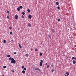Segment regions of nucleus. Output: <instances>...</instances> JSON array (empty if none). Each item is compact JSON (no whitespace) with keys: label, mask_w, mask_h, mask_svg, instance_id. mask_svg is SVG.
I'll return each instance as SVG.
<instances>
[{"label":"nucleus","mask_w":76,"mask_h":76,"mask_svg":"<svg viewBox=\"0 0 76 76\" xmlns=\"http://www.w3.org/2000/svg\"><path fill=\"white\" fill-rule=\"evenodd\" d=\"M48 38H51V35L49 36Z\"/></svg>","instance_id":"nucleus-32"},{"label":"nucleus","mask_w":76,"mask_h":76,"mask_svg":"<svg viewBox=\"0 0 76 76\" xmlns=\"http://www.w3.org/2000/svg\"><path fill=\"white\" fill-rule=\"evenodd\" d=\"M35 50L36 51H38V49L37 48L35 49Z\"/></svg>","instance_id":"nucleus-30"},{"label":"nucleus","mask_w":76,"mask_h":76,"mask_svg":"<svg viewBox=\"0 0 76 76\" xmlns=\"http://www.w3.org/2000/svg\"><path fill=\"white\" fill-rule=\"evenodd\" d=\"M52 32L53 33H54L55 31L53 29H52Z\"/></svg>","instance_id":"nucleus-15"},{"label":"nucleus","mask_w":76,"mask_h":76,"mask_svg":"<svg viewBox=\"0 0 76 76\" xmlns=\"http://www.w3.org/2000/svg\"><path fill=\"white\" fill-rule=\"evenodd\" d=\"M15 18L16 19H18V16L15 15Z\"/></svg>","instance_id":"nucleus-4"},{"label":"nucleus","mask_w":76,"mask_h":76,"mask_svg":"<svg viewBox=\"0 0 76 76\" xmlns=\"http://www.w3.org/2000/svg\"><path fill=\"white\" fill-rule=\"evenodd\" d=\"M7 66L8 67H9V65H7Z\"/></svg>","instance_id":"nucleus-42"},{"label":"nucleus","mask_w":76,"mask_h":76,"mask_svg":"<svg viewBox=\"0 0 76 76\" xmlns=\"http://www.w3.org/2000/svg\"><path fill=\"white\" fill-rule=\"evenodd\" d=\"M40 66H42V63L40 62Z\"/></svg>","instance_id":"nucleus-14"},{"label":"nucleus","mask_w":76,"mask_h":76,"mask_svg":"<svg viewBox=\"0 0 76 76\" xmlns=\"http://www.w3.org/2000/svg\"><path fill=\"white\" fill-rule=\"evenodd\" d=\"M22 15H25V12H23L22 13Z\"/></svg>","instance_id":"nucleus-17"},{"label":"nucleus","mask_w":76,"mask_h":76,"mask_svg":"<svg viewBox=\"0 0 76 76\" xmlns=\"http://www.w3.org/2000/svg\"><path fill=\"white\" fill-rule=\"evenodd\" d=\"M75 51L76 52V48H75Z\"/></svg>","instance_id":"nucleus-43"},{"label":"nucleus","mask_w":76,"mask_h":76,"mask_svg":"<svg viewBox=\"0 0 76 76\" xmlns=\"http://www.w3.org/2000/svg\"><path fill=\"white\" fill-rule=\"evenodd\" d=\"M40 63H43V60H40Z\"/></svg>","instance_id":"nucleus-20"},{"label":"nucleus","mask_w":76,"mask_h":76,"mask_svg":"<svg viewBox=\"0 0 76 76\" xmlns=\"http://www.w3.org/2000/svg\"><path fill=\"white\" fill-rule=\"evenodd\" d=\"M11 63L12 64L14 63V64H15L16 63V60L11 61Z\"/></svg>","instance_id":"nucleus-1"},{"label":"nucleus","mask_w":76,"mask_h":76,"mask_svg":"<svg viewBox=\"0 0 76 76\" xmlns=\"http://www.w3.org/2000/svg\"><path fill=\"white\" fill-rule=\"evenodd\" d=\"M47 68H48L49 67V65H48L47 66Z\"/></svg>","instance_id":"nucleus-38"},{"label":"nucleus","mask_w":76,"mask_h":76,"mask_svg":"<svg viewBox=\"0 0 76 76\" xmlns=\"http://www.w3.org/2000/svg\"><path fill=\"white\" fill-rule=\"evenodd\" d=\"M72 63H73V64H76V61L75 60H73V61H72Z\"/></svg>","instance_id":"nucleus-7"},{"label":"nucleus","mask_w":76,"mask_h":76,"mask_svg":"<svg viewBox=\"0 0 76 76\" xmlns=\"http://www.w3.org/2000/svg\"><path fill=\"white\" fill-rule=\"evenodd\" d=\"M9 59L10 60H12V57H10L9 58Z\"/></svg>","instance_id":"nucleus-19"},{"label":"nucleus","mask_w":76,"mask_h":76,"mask_svg":"<svg viewBox=\"0 0 76 76\" xmlns=\"http://www.w3.org/2000/svg\"><path fill=\"white\" fill-rule=\"evenodd\" d=\"M66 75H69V73L68 72H66Z\"/></svg>","instance_id":"nucleus-9"},{"label":"nucleus","mask_w":76,"mask_h":76,"mask_svg":"<svg viewBox=\"0 0 76 76\" xmlns=\"http://www.w3.org/2000/svg\"><path fill=\"white\" fill-rule=\"evenodd\" d=\"M2 76H4V75H2Z\"/></svg>","instance_id":"nucleus-46"},{"label":"nucleus","mask_w":76,"mask_h":76,"mask_svg":"<svg viewBox=\"0 0 76 76\" xmlns=\"http://www.w3.org/2000/svg\"><path fill=\"white\" fill-rule=\"evenodd\" d=\"M31 51H32V50H33V49H31Z\"/></svg>","instance_id":"nucleus-44"},{"label":"nucleus","mask_w":76,"mask_h":76,"mask_svg":"<svg viewBox=\"0 0 76 76\" xmlns=\"http://www.w3.org/2000/svg\"><path fill=\"white\" fill-rule=\"evenodd\" d=\"M14 54H16V52H14Z\"/></svg>","instance_id":"nucleus-36"},{"label":"nucleus","mask_w":76,"mask_h":76,"mask_svg":"<svg viewBox=\"0 0 76 76\" xmlns=\"http://www.w3.org/2000/svg\"><path fill=\"white\" fill-rule=\"evenodd\" d=\"M59 13H60V12H59Z\"/></svg>","instance_id":"nucleus-47"},{"label":"nucleus","mask_w":76,"mask_h":76,"mask_svg":"<svg viewBox=\"0 0 76 76\" xmlns=\"http://www.w3.org/2000/svg\"><path fill=\"white\" fill-rule=\"evenodd\" d=\"M72 60H76V58H75L74 57H72Z\"/></svg>","instance_id":"nucleus-13"},{"label":"nucleus","mask_w":76,"mask_h":76,"mask_svg":"<svg viewBox=\"0 0 76 76\" xmlns=\"http://www.w3.org/2000/svg\"><path fill=\"white\" fill-rule=\"evenodd\" d=\"M23 70H26V68H23Z\"/></svg>","instance_id":"nucleus-29"},{"label":"nucleus","mask_w":76,"mask_h":76,"mask_svg":"<svg viewBox=\"0 0 76 76\" xmlns=\"http://www.w3.org/2000/svg\"><path fill=\"white\" fill-rule=\"evenodd\" d=\"M7 13H9V11H7Z\"/></svg>","instance_id":"nucleus-39"},{"label":"nucleus","mask_w":76,"mask_h":76,"mask_svg":"<svg viewBox=\"0 0 76 76\" xmlns=\"http://www.w3.org/2000/svg\"><path fill=\"white\" fill-rule=\"evenodd\" d=\"M35 70H39V69L37 67L35 68Z\"/></svg>","instance_id":"nucleus-5"},{"label":"nucleus","mask_w":76,"mask_h":76,"mask_svg":"<svg viewBox=\"0 0 76 76\" xmlns=\"http://www.w3.org/2000/svg\"><path fill=\"white\" fill-rule=\"evenodd\" d=\"M28 26L29 27H31V24L30 23H28Z\"/></svg>","instance_id":"nucleus-2"},{"label":"nucleus","mask_w":76,"mask_h":76,"mask_svg":"<svg viewBox=\"0 0 76 76\" xmlns=\"http://www.w3.org/2000/svg\"><path fill=\"white\" fill-rule=\"evenodd\" d=\"M28 18L29 19H31V18H32V15H28Z\"/></svg>","instance_id":"nucleus-3"},{"label":"nucleus","mask_w":76,"mask_h":76,"mask_svg":"<svg viewBox=\"0 0 76 76\" xmlns=\"http://www.w3.org/2000/svg\"><path fill=\"white\" fill-rule=\"evenodd\" d=\"M56 5H58V4H59V3H58V2H56Z\"/></svg>","instance_id":"nucleus-11"},{"label":"nucleus","mask_w":76,"mask_h":76,"mask_svg":"<svg viewBox=\"0 0 76 76\" xmlns=\"http://www.w3.org/2000/svg\"><path fill=\"white\" fill-rule=\"evenodd\" d=\"M30 10L29 9H28L27 10V11L28 12H30Z\"/></svg>","instance_id":"nucleus-27"},{"label":"nucleus","mask_w":76,"mask_h":76,"mask_svg":"<svg viewBox=\"0 0 76 76\" xmlns=\"http://www.w3.org/2000/svg\"><path fill=\"white\" fill-rule=\"evenodd\" d=\"M6 41L5 40H4V43H6Z\"/></svg>","instance_id":"nucleus-33"},{"label":"nucleus","mask_w":76,"mask_h":76,"mask_svg":"<svg viewBox=\"0 0 76 76\" xmlns=\"http://www.w3.org/2000/svg\"><path fill=\"white\" fill-rule=\"evenodd\" d=\"M12 72H13V73H14V72H15V71H14V70H12Z\"/></svg>","instance_id":"nucleus-41"},{"label":"nucleus","mask_w":76,"mask_h":76,"mask_svg":"<svg viewBox=\"0 0 76 76\" xmlns=\"http://www.w3.org/2000/svg\"><path fill=\"white\" fill-rule=\"evenodd\" d=\"M51 66L52 67H54V64H52Z\"/></svg>","instance_id":"nucleus-26"},{"label":"nucleus","mask_w":76,"mask_h":76,"mask_svg":"<svg viewBox=\"0 0 76 76\" xmlns=\"http://www.w3.org/2000/svg\"><path fill=\"white\" fill-rule=\"evenodd\" d=\"M52 72H54V69H52Z\"/></svg>","instance_id":"nucleus-35"},{"label":"nucleus","mask_w":76,"mask_h":76,"mask_svg":"<svg viewBox=\"0 0 76 76\" xmlns=\"http://www.w3.org/2000/svg\"><path fill=\"white\" fill-rule=\"evenodd\" d=\"M57 9L58 10H59L60 9V7H59V6H58L57 7Z\"/></svg>","instance_id":"nucleus-22"},{"label":"nucleus","mask_w":76,"mask_h":76,"mask_svg":"<svg viewBox=\"0 0 76 76\" xmlns=\"http://www.w3.org/2000/svg\"><path fill=\"white\" fill-rule=\"evenodd\" d=\"M7 18H8V19H9V16H7Z\"/></svg>","instance_id":"nucleus-40"},{"label":"nucleus","mask_w":76,"mask_h":76,"mask_svg":"<svg viewBox=\"0 0 76 76\" xmlns=\"http://www.w3.org/2000/svg\"><path fill=\"white\" fill-rule=\"evenodd\" d=\"M14 60H15V59H14V58H12V61H14Z\"/></svg>","instance_id":"nucleus-37"},{"label":"nucleus","mask_w":76,"mask_h":76,"mask_svg":"<svg viewBox=\"0 0 76 76\" xmlns=\"http://www.w3.org/2000/svg\"><path fill=\"white\" fill-rule=\"evenodd\" d=\"M22 73H23V74H24L25 73V71L24 70H23L22 71Z\"/></svg>","instance_id":"nucleus-10"},{"label":"nucleus","mask_w":76,"mask_h":76,"mask_svg":"<svg viewBox=\"0 0 76 76\" xmlns=\"http://www.w3.org/2000/svg\"><path fill=\"white\" fill-rule=\"evenodd\" d=\"M19 8L20 9H22V8H23V7H22V6H20Z\"/></svg>","instance_id":"nucleus-12"},{"label":"nucleus","mask_w":76,"mask_h":76,"mask_svg":"<svg viewBox=\"0 0 76 76\" xmlns=\"http://www.w3.org/2000/svg\"><path fill=\"white\" fill-rule=\"evenodd\" d=\"M20 8L19 7H18L17 8V10L18 11V12H19V11H20Z\"/></svg>","instance_id":"nucleus-6"},{"label":"nucleus","mask_w":76,"mask_h":76,"mask_svg":"<svg viewBox=\"0 0 76 76\" xmlns=\"http://www.w3.org/2000/svg\"><path fill=\"white\" fill-rule=\"evenodd\" d=\"M19 47L20 48H22V46H21V45H20V44L19 45Z\"/></svg>","instance_id":"nucleus-8"},{"label":"nucleus","mask_w":76,"mask_h":76,"mask_svg":"<svg viewBox=\"0 0 76 76\" xmlns=\"http://www.w3.org/2000/svg\"><path fill=\"white\" fill-rule=\"evenodd\" d=\"M60 21V19L59 18L58 19V21Z\"/></svg>","instance_id":"nucleus-34"},{"label":"nucleus","mask_w":76,"mask_h":76,"mask_svg":"<svg viewBox=\"0 0 76 76\" xmlns=\"http://www.w3.org/2000/svg\"><path fill=\"white\" fill-rule=\"evenodd\" d=\"M58 0H56V1H57Z\"/></svg>","instance_id":"nucleus-49"},{"label":"nucleus","mask_w":76,"mask_h":76,"mask_svg":"<svg viewBox=\"0 0 76 76\" xmlns=\"http://www.w3.org/2000/svg\"><path fill=\"white\" fill-rule=\"evenodd\" d=\"M67 75L66 76H69V75Z\"/></svg>","instance_id":"nucleus-48"},{"label":"nucleus","mask_w":76,"mask_h":76,"mask_svg":"<svg viewBox=\"0 0 76 76\" xmlns=\"http://www.w3.org/2000/svg\"><path fill=\"white\" fill-rule=\"evenodd\" d=\"M24 68H25V66H22V68L23 69Z\"/></svg>","instance_id":"nucleus-24"},{"label":"nucleus","mask_w":76,"mask_h":76,"mask_svg":"<svg viewBox=\"0 0 76 76\" xmlns=\"http://www.w3.org/2000/svg\"><path fill=\"white\" fill-rule=\"evenodd\" d=\"M42 55V53H40L39 54V56H41Z\"/></svg>","instance_id":"nucleus-28"},{"label":"nucleus","mask_w":76,"mask_h":76,"mask_svg":"<svg viewBox=\"0 0 76 76\" xmlns=\"http://www.w3.org/2000/svg\"><path fill=\"white\" fill-rule=\"evenodd\" d=\"M26 57H28V54L27 53L26 55Z\"/></svg>","instance_id":"nucleus-23"},{"label":"nucleus","mask_w":76,"mask_h":76,"mask_svg":"<svg viewBox=\"0 0 76 76\" xmlns=\"http://www.w3.org/2000/svg\"><path fill=\"white\" fill-rule=\"evenodd\" d=\"M46 65H48V64H47V63H46Z\"/></svg>","instance_id":"nucleus-45"},{"label":"nucleus","mask_w":76,"mask_h":76,"mask_svg":"<svg viewBox=\"0 0 76 76\" xmlns=\"http://www.w3.org/2000/svg\"><path fill=\"white\" fill-rule=\"evenodd\" d=\"M3 68L4 69H6V66H3Z\"/></svg>","instance_id":"nucleus-21"},{"label":"nucleus","mask_w":76,"mask_h":76,"mask_svg":"<svg viewBox=\"0 0 76 76\" xmlns=\"http://www.w3.org/2000/svg\"><path fill=\"white\" fill-rule=\"evenodd\" d=\"M67 58H68L67 57Z\"/></svg>","instance_id":"nucleus-50"},{"label":"nucleus","mask_w":76,"mask_h":76,"mask_svg":"<svg viewBox=\"0 0 76 76\" xmlns=\"http://www.w3.org/2000/svg\"><path fill=\"white\" fill-rule=\"evenodd\" d=\"M7 57H10V55H8L7 56Z\"/></svg>","instance_id":"nucleus-18"},{"label":"nucleus","mask_w":76,"mask_h":76,"mask_svg":"<svg viewBox=\"0 0 76 76\" xmlns=\"http://www.w3.org/2000/svg\"><path fill=\"white\" fill-rule=\"evenodd\" d=\"M10 29H12V27L11 26L10 27H9Z\"/></svg>","instance_id":"nucleus-25"},{"label":"nucleus","mask_w":76,"mask_h":76,"mask_svg":"<svg viewBox=\"0 0 76 76\" xmlns=\"http://www.w3.org/2000/svg\"><path fill=\"white\" fill-rule=\"evenodd\" d=\"M10 34L11 35H12V34H13V33H12V32H10Z\"/></svg>","instance_id":"nucleus-31"},{"label":"nucleus","mask_w":76,"mask_h":76,"mask_svg":"<svg viewBox=\"0 0 76 76\" xmlns=\"http://www.w3.org/2000/svg\"><path fill=\"white\" fill-rule=\"evenodd\" d=\"M21 18H23V19H24V18H25V17H24V16L22 15L21 16Z\"/></svg>","instance_id":"nucleus-16"}]
</instances>
